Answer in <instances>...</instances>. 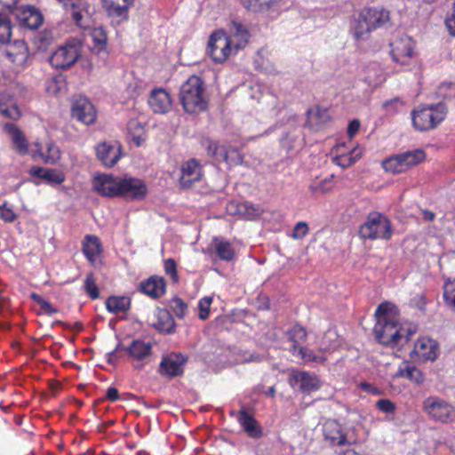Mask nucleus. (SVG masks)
<instances>
[{
	"mask_svg": "<svg viewBox=\"0 0 455 455\" xmlns=\"http://www.w3.org/2000/svg\"><path fill=\"white\" fill-rule=\"evenodd\" d=\"M304 362L323 363L326 359L323 355H315L312 350L306 347H299L296 355Z\"/></svg>",
	"mask_w": 455,
	"mask_h": 455,
	"instance_id": "nucleus-45",
	"label": "nucleus"
},
{
	"mask_svg": "<svg viewBox=\"0 0 455 455\" xmlns=\"http://www.w3.org/2000/svg\"><path fill=\"white\" fill-rule=\"evenodd\" d=\"M439 93L443 97H451L455 95L454 84H443L439 88Z\"/></svg>",
	"mask_w": 455,
	"mask_h": 455,
	"instance_id": "nucleus-58",
	"label": "nucleus"
},
{
	"mask_svg": "<svg viewBox=\"0 0 455 455\" xmlns=\"http://www.w3.org/2000/svg\"><path fill=\"white\" fill-rule=\"evenodd\" d=\"M360 387L363 391H364L368 394H371L374 395H382V391L379 387H377L374 385L368 383V382H361Z\"/></svg>",
	"mask_w": 455,
	"mask_h": 455,
	"instance_id": "nucleus-57",
	"label": "nucleus"
},
{
	"mask_svg": "<svg viewBox=\"0 0 455 455\" xmlns=\"http://www.w3.org/2000/svg\"><path fill=\"white\" fill-rule=\"evenodd\" d=\"M203 145L207 150V154L209 156L214 158L218 162H220V152H221V149L224 148L225 146L219 145L217 141L211 140H204Z\"/></svg>",
	"mask_w": 455,
	"mask_h": 455,
	"instance_id": "nucleus-46",
	"label": "nucleus"
},
{
	"mask_svg": "<svg viewBox=\"0 0 455 455\" xmlns=\"http://www.w3.org/2000/svg\"><path fill=\"white\" fill-rule=\"evenodd\" d=\"M443 299L447 306L455 307V278H446L443 283Z\"/></svg>",
	"mask_w": 455,
	"mask_h": 455,
	"instance_id": "nucleus-44",
	"label": "nucleus"
},
{
	"mask_svg": "<svg viewBox=\"0 0 455 455\" xmlns=\"http://www.w3.org/2000/svg\"><path fill=\"white\" fill-rule=\"evenodd\" d=\"M213 247L216 256L224 261H231L235 258V249L231 243L222 238L213 239Z\"/></svg>",
	"mask_w": 455,
	"mask_h": 455,
	"instance_id": "nucleus-35",
	"label": "nucleus"
},
{
	"mask_svg": "<svg viewBox=\"0 0 455 455\" xmlns=\"http://www.w3.org/2000/svg\"><path fill=\"white\" fill-rule=\"evenodd\" d=\"M323 435L333 445H345L349 443L341 426L335 420H327L323 427Z\"/></svg>",
	"mask_w": 455,
	"mask_h": 455,
	"instance_id": "nucleus-27",
	"label": "nucleus"
},
{
	"mask_svg": "<svg viewBox=\"0 0 455 455\" xmlns=\"http://www.w3.org/2000/svg\"><path fill=\"white\" fill-rule=\"evenodd\" d=\"M240 2L250 11L263 12L277 4L280 0H240Z\"/></svg>",
	"mask_w": 455,
	"mask_h": 455,
	"instance_id": "nucleus-39",
	"label": "nucleus"
},
{
	"mask_svg": "<svg viewBox=\"0 0 455 455\" xmlns=\"http://www.w3.org/2000/svg\"><path fill=\"white\" fill-rule=\"evenodd\" d=\"M12 32V25L6 13H0V43H9Z\"/></svg>",
	"mask_w": 455,
	"mask_h": 455,
	"instance_id": "nucleus-42",
	"label": "nucleus"
},
{
	"mask_svg": "<svg viewBox=\"0 0 455 455\" xmlns=\"http://www.w3.org/2000/svg\"><path fill=\"white\" fill-rule=\"evenodd\" d=\"M62 6L70 12L75 23L84 28L86 25L84 20L90 16V4L89 0H58Z\"/></svg>",
	"mask_w": 455,
	"mask_h": 455,
	"instance_id": "nucleus-16",
	"label": "nucleus"
},
{
	"mask_svg": "<svg viewBox=\"0 0 455 455\" xmlns=\"http://www.w3.org/2000/svg\"><path fill=\"white\" fill-rule=\"evenodd\" d=\"M30 155L34 160H42L44 164H56L60 158V148L53 142L46 144L45 151L38 142L35 143L34 148L30 150Z\"/></svg>",
	"mask_w": 455,
	"mask_h": 455,
	"instance_id": "nucleus-24",
	"label": "nucleus"
},
{
	"mask_svg": "<svg viewBox=\"0 0 455 455\" xmlns=\"http://www.w3.org/2000/svg\"><path fill=\"white\" fill-rule=\"evenodd\" d=\"M5 57L16 65H22L28 59V46L24 40L18 39L13 42L5 43Z\"/></svg>",
	"mask_w": 455,
	"mask_h": 455,
	"instance_id": "nucleus-25",
	"label": "nucleus"
},
{
	"mask_svg": "<svg viewBox=\"0 0 455 455\" xmlns=\"http://www.w3.org/2000/svg\"><path fill=\"white\" fill-rule=\"evenodd\" d=\"M236 419L251 438H259L262 435V430L257 420L244 410H241L236 416Z\"/></svg>",
	"mask_w": 455,
	"mask_h": 455,
	"instance_id": "nucleus-29",
	"label": "nucleus"
},
{
	"mask_svg": "<svg viewBox=\"0 0 455 455\" xmlns=\"http://www.w3.org/2000/svg\"><path fill=\"white\" fill-rule=\"evenodd\" d=\"M426 158L423 149L417 148L395 154L382 162L383 169L392 174L404 172L411 167L422 163Z\"/></svg>",
	"mask_w": 455,
	"mask_h": 455,
	"instance_id": "nucleus-6",
	"label": "nucleus"
},
{
	"mask_svg": "<svg viewBox=\"0 0 455 455\" xmlns=\"http://www.w3.org/2000/svg\"><path fill=\"white\" fill-rule=\"evenodd\" d=\"M375 316L374 334L377 340L385 346L402 347L416 332L414 326L399 324L398 309L390 302L381 303Z\"/></svg>",
	"mask_w": 455,
	"mask_h": 455,
	"instance_id": "nucleus-1",
	"label": "nucleus"
},
{
	"mask_svg": "<svg viewBox=\"0 0 455 455\" xmlns=\"http://www.w3.org/2000/svg\"><path fill=\"white\" fill-rule=\"evenodd\" d=\"M71 116L84 124L89 125L96 120V110L87 98L79 97L75 100L72 105Z\"/></svg>",
	"mask_w": 455,
	"mask_h": 455,
	"instance_id": "nucleus-14",
	"label": "nucleus"
},
{
	"mask_svg": "<svg viewBox=\"0 0 455 455\" xmlns=\"http://www.w3.org/2000/svg\"><path fill=\"white\" fill-rule=\"evenodd\" d=\"M153 327L160 332L172 333L174 331V321L166 310H160L157 313L156 320L152 323Z\"/></svg>",
	"mask_w": 455,
	"mask_h": 455,
	"instance_id": "nucleus-38",
	"label": "nucleus"
},
{
	"mask_svg": "<svg viewBox=\"0 0 455 455\" xmlns=\"http://www.w3.org/2000/svg\"><path fill=\"white\" fill-rule=\"evenodd\" d=\"M128 131L135 136L136 133H138V136H140V132L143 130L142 126L139 122L136 120H132L128 123L127 125Z\"/></svg>",
	"mask_w": 455,
	"mask_h": 455,
	"instance_id": "nucleus-60",
	"label": "nucleus"
},
{
	"mask_svg": "<svg viewBox=\"0 0 455 455\" xmlns=\"http://www.w3.org/2000/svg\"><path fill=\"white\" fill-rule=\"evenodd\" d=\"M230 44L227 33L224 30H217L209 37L207 53L214 62L223 63L236 53Z\"/></svg>",
	"mask_w": 455,
	"mask_h": 455,
	"instance_id": "nucleus-9",
	"label": "nucleus"
},
{
	"mask_svg": "<svg viewBox=\"0 0 455 455\" xmlns=\"http://www.w3.org/2000/svg\"><path fill=\"white\" fill-rule=\"evenodd\" d=\"M164 271L173 282H178L177 264L173 259H167L164 262Z\"/></svg>",
	"mask_w": 455,
	"mask_h": 455,
	"instance_id": "nucleus-49",
	"label": "nucleus"
},
{
	"mask_svg": "<svg viewBox=\"0 0 455 455\" xmlns=\"http://www.w3.org/2000/svg\"><path fill=\"white\" fill-rule=\"evenodd\" d=\"M262 360H263V356L259 354H255V353H251V354L244 353L239 358V362L242 363H259V362H261Z\"/></svg>",
	"mask_w": 455,
	"mask_h": 455,
	"instance_id": "nucleus-55",
	"label": "nucleus"
},
{
	"mask_svg": "<svg viewBox=\"0 0 455 455\" xmlns=\"http://www.w3.org/2000/svg\"><path fill=\"white\" fill-rule=\"evenodd\" d=\"M172 308L179 318H182L187 310L186 303L180 298H175L172 300Z\"/></svg>",
	"mask_w": 455,
	"mask_h": 455,
	"instance_id": "nucleus-50",
	"label": "nucleus"
},
{
	"mask_svg": "<svg viewBox=\"0 0 455 455\" xmlns=\"http://www.w3.org/2000/svg\"><path fill=\"white\" fill-rule=\"evenodd\" d=\"M124 350L130 356L133 366L141 369L151 358L152 344L141 339H134L127 347L117 346L116 350Z\"/></svg>",
	"mask_w": 455,
	"mask_h": 455,
	"instance_id": "nucleus-11",
	"label": "nucleus"
},
{
	"mask_svg": "<svg viewBox=\"0 0 455 455\" xmlns=\"http://www.w3.org/2000/svg\"><path fill=\"white\" fill-rule=\"evenodd\" d=\"M16 16L20 24L29 29H36L43 23V16L40 12L31 6L17 8Z\"/></svg>",
	"mask_w": 455,
	"mask_h": 455,
	"instance_id": "nucleus-23",
	"label": "nucleus"
},
{
	"mask_svg": "<svg viewBox=\"0 0 455 455\" xmlns=\"http://www.w3.org/2000/svg\"><path fill=\"white\" fill-rule=\"evenodd\" d=\"M395 377L405 378L416 385H420L425 380L422 371L408 362H403L399 366Z\"/></svg>",
	"mask_w": 455,
	"mask_h": 455,
	"instance_id": "nucleus-33",
	"label": "nucleus"
},
{
	"mask_svg": "<svg viewBox=\"0 0 455 455\" xmlns=\"http://www.w3.org/2000/svg\"><path fill=\"white\" fill-rule=\"evenodd\" d=\"M92 36L95 44L100 48L106 45L108 38L101 28H94L92 32Z\"/></svg>",
	"mask_w": 455,
	"mask_h": 455,
	"instance_id": "nucleus-52",
	"label": "nucleus"
},
{
	"mask_svg": "<svg viewBox=\"0 0 455 455\" xmlns=\"http://www.w3.org/2000/svg\"><path fill=\"white\" fill-rule=\"evenodd\" d=\"M84 290L89 297L92 299H96L100 296L99 288L96 284L95 279L92 274L87 275L84 280Z\"/></svg>",
	"mask_w": 455,
	"mask_h": 455,
	"instance_id": "nucleus-47",
	"label": "nucleus"
},
{
	"mask_svg": "<svg viewBox=\"0 0 455 455\" xmlns=\"http://www.w3.org/2000/svg\"><path fill=\"white\" fill-rule=\"evenodd\" d=\"M4 129L11 137L16 151L20 155H26L28 152V148L25 135L13 124H6Z\"/></svg>",
	"mask_w": 455,
	"mask_h": 455,
	"instance_id": "nucleus-32",
	"label": "nucleus"
},
{
	"mask_svg": "<svg viewBox=\"0 0 455 455\" xmlns=\"http://www.w3.org/2000/svg\"><path fill=\"white\" fill-rule=\"evenodd\" d=\"M291 386L299 385V390L306 394H310L321 387V381L315 374L307 371H295L291 379Z\"/></svg>",
	"mask_w": 455,
	"mask_h": 455,
	"instance_id": "nucleus-21",
	"label": "nucleus"
},
{
	"mask_svg": "<svg viewBox=\"0 0 455 455\" xmlns=\"http://www.w3.org/2000/svg\"><path fill=\"white\" fill-rule=\"evenodd\" d=\"M101 3L108 17L123 22L128 20L129 10L134 0H101Z\"/></svg>",
	"mask_w": 455,
	"mask_h": 455,
	"instance_id": "nucleus-18",
	"label": "nucleus"
},
{
	"mask_svg": "<svg viewBox=\"0 0 455 455\" xmlns=\"http://www.w3.org/2000/svg\"><path fill=\"white\" fill-rule=\"evenodd\" d=\"M28 172L32 177L39 178L51 186L60 185L66 180L64 172L56 169L32 166Z\"/></svg>",
	"mask_w": 455,
	"mask_h": 455,
	"instance_id": "nucleus-26",
	"label": "nucleus"
},
{
	"mask_svg": "<svg viewBox=\"0 0 455 455\" xmlns=\"http://www.w3.org/2000/svg\"><path fill=\"white\" fill-rule=\"evenodd\" d=\"M376 407L382 412L393 413L396 406L390 399H380L376 403Z\"/></svg>",
	"mask_w": 455,
	"mask_h": 455,
	"instance_id": "nucleus-51",
	"label": "nucleus"
},
{
	"mask_svg": "<svg viewBox=\"0 0 455 455\" xmlns=\"http://www.w3.org/2000/svg\"><path fill=\"white\" fill-rule=\"evenodd\" d=\"M101 251L102 247L100 239L96 235H87L83 243V252L86 259L94 263Z\"/></svg>",
	"mask_w": 455,
	"mask_h": 455,
	"instance_id": "nucleus-34",
	"label": "nucleus"
},
{
	"mask_svg": "<svg viewBox=\"0 0 455 455\" xmlns=\"http://www.w3.org/2000/svg\"><path fill=\"white\" fill-rule=\"evenodd\" d=\"M94 190L104 196H125L132 199L143 198L147 193L144 182L136 178H119L100 174L93 178Z\"/></svg>",
	"mask_w": 455,
	"mask_h": 455,
	"instance_id": "nucleus-2",
	"label": "nucleus"
},
{
	"mask_svg": "<svg viewBox=\"0 0 455 455\" xmlns=\"http://www.w3.org/2000/svg\"><path fill=\"white\" fill-rule=\"evenodd\" d=\"M446 116L443 104L419 107L411 113L412 124L418 131H428L435 128Z\"/></svg>",
	"mask_w": 455,
	"mask_h": 455,
	"instance_id": "nucleus-5",
	"label": "nucleus"
},
{
	"mask_svg": "<svg viewBox=\"0 0 455 455\" xmlns=\"http://www.w3.org/2000/svg\"><path fill=\"white\" fill-rule=\"evenodd\" d=\"M329 120L330 115L328 109L316 106L307 110L306 126L310 130L318 131Z\"/></svg>",
	"mask_w": 455,
	"mask_h": 455,
	"instance_id": "nucleus-28",
	"label": "nucleus"
},
{
	"mask_svg": "<svg viewBox=\"0 0 455 455\" xmlns=\"http://www.w3.org/2000/svg\"><path fill=\"white\" fill-rule=\"evenodd\" d=\"M131 307V299L126 296H111L106 300V307L113 314L125 313Z\"/></svg>",
	"mask_w": 455,
	"mask_h": 455,
	"instance_id": "nucleus-36",
	"label": "nucleus"
},
{
	"mask_svg": "<svg viewBox=\"0 0 455 455\" xmlns=\"http://www.w3.org/2000/svg\"><path fill=\"white\" fill-rule=\"evenodd\" d=\"M0 217L4 221L12 222L16 219V214L11 208L3 205L0 207Z\"/></svg>",
	"mask_w": 455,
	"mask_h": 455,
	"instance_id": "nucleus-56",
	"label": "nucleus"
},
{
	"mask_svg": "<svg viewBox=\"0 0 455 455\" xmlns=\"http://www.w3.org/2000/svg\"><path fill=\"white\" fill-rule=\"evenodd\" d=\"M212 302V297H204L199 300L198 308H199V318L202 320H205L209 317L210 314V307Z\"/></svg>",
	"mask_w": 455,
	"mask_h": 455,
	"instance_id": "nucleus-48",
	"label": "nucleus"
},
{
	"mask_svg": "<svg viewBox=\"0 0 455 455\" xmlns=\"http://www.w3.org/2000/svg\"><path fill=\"white\" fill-rule=\"evenodd\" d=\"M423 411L434 421L449 423L455 420V407L446 400L430 395L422 403Z\"/></svg>",
	"mask_w": 455,
	"mask_h": 455,
	"instance_id": "nucleus-8",
	"label": "nucleus"
},
{
	"mask_svg": "<svg viewBox=\"0 0 455 455\" xmlns=\"http://www.w3.org/2000/svg\"><path fill=\"white\" fill-rule=\"evenodd\" d=\"M393 60L408 65L414 55L415 43L407 36H401L390 44Z\"/></svg>",
	"mask_w": 455,
	"mask_h": 455,
	"instance_id": "nucleus-13",
	"label": "nucleus"
},
{
	"mask_svg": "<svg viewBox=\"0 0 455 455\" xmlns=\"http://www.w3.org/2000/svg\"><path fill=\"white\" fill-rule=\"evenodd\" d=\"M40 306H41V308H42L44 312H46V313H48V314H50V315L54 314V313H56V311H57V310L52 307V305L49 301H47V300H45V299H44V301H42V302H41Z\"/></svg>",
	"mask_w": 455,
	"mask_h": 455,
	"instance_id": "nucleus-63",
	"label": "nucleus"
},
{
	"mask_svg": "<svg viewBox=\"0 0 455 455\" xmlns=\"http://www.w3.org/2000/svg\"><path fill=\"white\" fill-rule=\"evenodd\" d=\"M148 105L155 113L165 114L172 109V100L166 90L156 88L150 92Z\"/></svg>",
	"mask_w": 455,
	"mask_h": 455,
	"instance_id": "nucleus-20",
	"label": "nucleus"
},
{
	"mask_svg": "<svg viewBox=\"0 0 455 455\" xmlns=\"http://www.w3.org/2000/svg\"><path fill=\"white\" fill-rule=\"evenodd\" d=\"M106 396L108 400L115 402L119 399V393L116 387H108L106 393Z\"/></svg>",
	"mask_w": 455,
	"mask_h": 455,
	"instance_id": "nucleus-62",
	"label": "nucleus"
},
{
	"mask_svg": "<svg viewBox=\"0 0 455 455\" xmlns=\"http://www.w3.org/2000/svg\"><path fill=\"white\" fill-rule=\"evenodd\" d=\"M58 80L53 79L48 82L47 91L51 93H58L60 92V88L57 87Z\"/></svg>",
	"mask_w": 455,
	"mask_h": 455,
	"instance_id": "nucleus-64",
	"label": "nucleus"
},
{
	"mask_svg": "<svg viewBox=\"0 0 455 455\" xmlns=\"http://www.w3.org/2000/svg\"><path fill=\"white\" fill-rule=\"evenodd\" d=\"M389 20V12L383 7H365L355 20L352 34L357 40H365L373 30L386 27Z\"/></svg>",
	"mask_w": 455,
	"mask_h": 455,
	"instance_id": "nucleus-3",
	"label": "nucleus"
},
{
	"mask_svg": "<svg viewBox=\"0 0 455 455\" xmlns=\"http://www.w3.org/2000/svg\"><path fill=\"white\" fill-rule=\"evenodd\" d=\"M81 45L77 40H71L58 47L50 57L51 65L59 69L73 66L80 56Z\"/></svg>",
	"mask_w": 455,
	"mask_h": 455,
	"instance_id": "nucleus-10",
	"label": "nucleus"
},
{
	"mask_svg": "<svg viewBox=\"0 0 455 455\" xmlns=\"http://www.w3.org/2000/svg\"><path fill=\"white\" fill-rule=\"evenodd\" d=\"M220 156V162H226L230 166L241 164L243 160L241 153L232 147L222 148Z\"/></svg>",
	"mask_w": 455,
	"mask_h": 455,
	"instance_id": "nucleus-40",
	"label": "nucleus"
},
{
	"mask_svg": "<svg viewBox=\"0 0 455 455\" xmlns=\"http://www.w3.org/2000/svg\"><path fill=\"white\" fill-rule=\"evenodd\" d=\"M445 25L451 36H455V4L452 9V12L446 18Z\"/></svg>",
	"mask_w": 455,
	"mask_h": 455,
	"instance_id": "nucleus-59",
	"label": "nucleus"
},
{
	"mask_svg": "<svg viewBox=\"0 0 455 455\" xmlns=\"http://www.w3.org/2000/svg\"><path fill=\"white\" fill-rule=\"evenodd\" d=\"M203 175L202 165L196 159H189L181 165L180 182L181 187L188 188L194 182L199 181Z\"/></svg>",
	"mask_w": 455,
	"mask_h": 455,
	"instance_id": "nucleus-22",
	"label": "nucleus"
},
{
	"mask_svg": "<svg viewBox=\"0 0 455 455\" xmlns=\"http://www.w3.org/2000/svg\"><path fill=\"white\" fill-rule=\"evenodd\" d=\"M186 362L187 357L182 354L171 353L163 357L159 366V372L171 378L181 375L184 371Z\"/></svg>",
	"mask_w": 455,
	"mask_h": 455,
	"instance_id": "nucleus-15",
	"label": "nucleus"
},
{
	"mask_svg": "<svg viewBox=\"0 0 455 455\" xmlns=\"http://www.w3.org/2000/svg\"><path fill=\"white\" fill-rule=\"evenodd\" d=\"M359 128H360V122L357 119L352 120L349 123L348 127H347V133H348L349 138H353L359 131Z\"/></svg>",
	"mask_w": 455,
	"mask_h": 455,
	"instance_id": "nucleus-61",
	"label": "nucleus"
},
{
	"mask_svg": "<svg viewBox=\"0 0 455 455\" xmlns=\"http://www.w3.org/2000/svg\"><path fill=\"white\" fill-rule=\"evenodd\" d=\"M180 100L186 112L199 113L206 109L205 85L201 77L191 76L180 90Z\"/></svg>",
	"mask_w": 455,
	"mask_h": 455,
	"instance_id": "nucleus-4",
	"label": "nucleus"
},
{
	"mask_svg": "<svg viewBox=\"0 0 455 455\" xmlns=\"http://www.w3.org/2000/svg\"><path fill=\"white\" fill-rule=\"evenodd\" d=\"M439 353L438 343L428 337H421L417 339L411 352V357L419 363L435 361Z\"/></svg>",
	"mask_w": 455,
	"mask_h": 455,
	"instance_id": "nucleus-12",
	"label": "nucleus"
},
{
	"mask_svg": "<svg viewBox=\"0 0 455 455\" xmlns=\"http://www.w3.org/2000/svg\"><path fill=\"white\" fill-rule=\"evenodd\" d=\"M361 150L354 148L349 154H340L333 158V162L342 168L352 165L361 156Z\"/></svg>",
	"mask_w": 455,
	"mask_h": 455,
	"instance_id": "nucleus-41",
	"label": "nucleus"
},
{
	"mask_svg": "<svg viewBox=\"0 0 455 455\" xmlns=\"http://www.w3.org/2000/svg\"><path fill=\"white\" fill-rule=\"evenodd\" d=\"M403 106V101L401 100L399 98H395V99H392V100H387L383 103V108L387 112H392V113L398 111L399 108Z\"/></svg>",
	"mask_w": 455,
	"mask_h": 455,
	"instance_id": "nucleus-53",
	"label": "nucleus"
},
{
	"mask_svg": "<svg viewBox=\"0 0 455 455\" xmlns=\"http://www.w3.org/2000/svg\"><path fill=\"white\" fill-rule=\"evenodd\" d=\"M0 115L12 120H17L21 116L13 97L4 92H0Z\"/></svg>",
	"mask_w": 455,
	"mask_h": 455,
	"instance_id": "nucleus-30",
	"label": "nucleus"
},
{
	"mask_svg": "<svg viewBox=\"0 0 455 455\" xmlns=\"http://www.w3.org/2000/svg\"><path fill=\"white\" fill-rule=\"evenodd\" d=\"M226 33L228 40L236 52L246 46L250 38V33L245 26L235 20L228 24V30Z\"/></svg>",
	"mask_w": 455,
	"mask_h": 455,
	"instance_id": "nucleus-19",
	"label": "nucleus"
},
{
	"mask_svg": "<svg viewBox=\"0 0 455 455\" xmlns=\"http://www.w3.org/2000/svg\"><path fill=\"white\" fill-rule=\"evenodd\" d=\"M287 336L291 342L289 350L292 355H296L299 347H302L301 345L306 341L307 331L302 326L295 325L288 331Z\"/></svg>",
	"mask_w": 455,
	"mask_h": 455,
	"instance_id": "nucleus-37",
	"label": "nucleus"
},
{
	"mask_svg": "<svg viewBox=\"0 0 455 455\" xmlns=\"http://www.w3.org/2000/svg\"><path fill=\"white\" fill-rule=\"evenodd\" d=\"M359 234L363 239L388 240L392 236L390 220L380 213L371 212L368 215L365 222L360 227Z\"/></svg>",
	"mask_w": 455,
	"mask_h": 455,
	"instance_id": "nucleus-7",
	"label": "nucleus"
},
{
	"mask_svg": "<svg viewBox=\"0 0 455 455\" xmlns=\"http://www.w3.org/2000/svg\"><path fill=\"white\" fill-rule=\"evenodd\" d=\"M308 232V227L305 222H299L295 225L292 236L296 239L303 238Z\"/></svg>",
	"mask_w": 455,
	"mask_h": 455,
	"instance_id": "nucleus-54",
	"label": "nucleus"
},
{
	"mask_svg": "<svg viewBox=\"0 0 455 455\" xmlns=\"http://www.w3.org/2000/svg\"><path fill=\"white\" fill-rule=\"evenodd\" d=\"M96 154L105 166L112 167L121 157V145L117 141L100 143L96 147Z\"/></svg>",
	"mask_w": 455,
	"mask_h": 455,
	"instance_id": "nucleus-17",
	"label": "nucleus"
},
{
	"mask_svg": "<svg viewBox=\"0 0 455 455\" xmlns=\"http://www.w3.org/2000/svg\"><path fill=\"white\" fill-rule=\"evenodd\" d=\"M333 188V176L324 178L323 180H317L313 181L309 189L311 192L315 194H324L331 191Z\"/></svg>",
	"mask_w": 455,
	"mask_h": 455,
	"instance_id": "nucleus-43",
	"label": "nucleus"
},
{
	"mask_svg": "<svg viewBox=\"0 0 455 455\" xmlns=\"http://www.w3.org/2000/svg\"><path fill=\"white\" fill-rule=\"evenodd\" d=\"M140 291L150 298L157 299L165 292L164 279L152 276L140 283Z\"/></svg>",
	"mask_w": 455,
	"mask_h": 455,
	"instance_id": "nucleus-31",
	"label": "nucleus"
}]
</instances>
